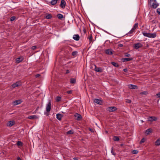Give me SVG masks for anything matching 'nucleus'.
<instances>
[{"instance_id": "obj_45", "label": "nucleus", "mask_w": 160, "mask_h": 160, "mask_svg": "<svg viewBox=\"0 0 160 160\" xmlns=\"http://www.w3.org/2000/svg\"><path fill=\"white\" fill-rule=\"evenodd\" d=\"M123 46V45L122 44L120 43L118 44V46L119 47H122Z\"/></svg>"}, {"instance_id": "obj_46", "label": "nucleus", "mask_w": 160, "mask_h": 160, "mask_svg": "<svg viewBox=\"0 0 160 160\" xmlns=\"http://www.w3.org/2000/svg\"><path fill=\"white\" fill-rule=\"evenodd\" d=\"M157 12L158 13H159V14H160V9H157Z\"/></svg>"}, {"instance_id": "obj_29", "label": "nucleus", "mask_w": 160, "mask_h": 160, "mask_svg": "<svg viewBox=\"0 0 160 160\" xmlns=\"http://www.w3.org/2000/svg\"><path fill=\"white\" fill-rule=\"evenodd\" d=\"M119 140V138L118 136H114L113 137V140L114 141H118Z\"/></svg>"}, {"instance_id": "obj_47", "label": "nucleus", "mask_w": 160, "mask_h": 160, "mask_svg": "<svg viewBox=\"0 0 160 160\" xmlns=\"http://www.w3.org/2000/svg\"><path fill=\"white\" fill-rule=\"evenodd\" d=\"M144 142V138L142 139L140 141L141 143L143 142Z\"/></svg>"}, {"instance_id": "obj_48", "label": "nucleus", "mask_w": 160, "mask_h": 160, "mask_svg": "<svg viewBox=\"0 0 160 160\" xmlns=\"http://www.w3.org/2000/svg\"><path fill=\"white\" fill-rule=\"evenodd\" d=\"M40 76V74H38L35 75V77L36 78H38V77H39Z\"/></svg>"}, {"instance_id": "obj_9", "label": "nucleus", "mask_w": 160, "mask_h": 160, "mask_svg": "<svg viewBox=\"0 0 160 160\" xmlns=\"http://www.w3.org/2000/svg\"><path fill=\"white\" fill-rule=\"evenodd\" d=\"M22 102V101L21 100H18L13 101V103L14 105H16L21 103Z\"/></svg>"}, {"instance_id": "obj_25", "label": "nucleus", "mask_w": 160, "mask_h": 160, "mask_svg": "<svg viewBox=\"0 0 160 160\" xmlns=\"http://www.w3.org/2000/svg\"><path fill=\"white\" fill-rule=\"evenodd\" d=\"M151 129L149 128L145 132V133L147 135H148L149 134L150 132H151Z\"/></svg>"}, {"instance_id": "obj_36", "label": "nucleus", "mask_w": 160, "mask_h": 160, "mask_svg": "<svg viewBox=\"0 0 160 160\" xmlns=\"http://www.w3.org/2000/svg\"><path fill=\"white\" fill-rule=\"evenodd\" d=\"M16 19V17L15 16H12V17L11 18H10V21H14L15 19Z\"/></svg>"}, {"instance_id": "obj_28", "label": "nucleus", "mask_w": 160, "mask_h": 160, "mask_svg": "<svg viewBox=\"0 0 160 160\" xmlns=\"http://www.w3.org/2000/svg\"><path fill=\"white\" fill-rule=\"evenodd\" d=\"M111 64L113 65L114 66H115V67H118V64L114 62H112Z\"/></svg>"}, {"instance_id": "obj_43", "label": "nucleus", "mask_w": 160, "mask_h": 160, "mask_svg": "<svg viewBox=\"0 0 160 160\" xmlns=\"http://www.w3.org/2000/svg\"><path fill=\"white\" fill-rule=\"evenodd\" d=\"M36 48L37 47L36 46H33L31 48L32 50H34L36 49Z\"/></svg>"}, {"instance_id": "obj_10", "label": "nucleus", "mask_w": 160, "mask_h": 160, "mask_svg": "<svg viewBox=\"0 0 160 160\" xmlns=\"http://www.w3.org/2000/svg\"><path fill=\"white\" fill-rule=\"evenodd\" d=\"M28 118L31 119H33L38 118V117L36 115L29 116L27 118Z\"/></svg>"}, {"instance_id": "obj_55", "label": "nucleus", "mask_w": 160, "mask_h": 160, "mask_svg": "<svg viewBox=\"0 0 160 160\" xmlns=\"http://www.w3.org/2000/svg\"><path fill=\"white\" fill-rule=\"evenodd\" d=\"M159 27L160 28V23H159Z\"/></svg>"}, {"instance_id": "obj_20", "label": "nucleus", "mask_w": 160, "mask_h": 160, "mask_svg": "<svg viewBox=\"0 0 160 160\" xmlns=\"http://www.w3.org/2000/svg\"><path fill=\"white\" fill-rule=\"evenodd\" d=\"M62 117V115L60 114H57L56 115V118L59 120H61Z\"/></svg>"}, {"instance_id": "obj_5", "label": "nucleus", "mask_w": 160, "mask_h": 160, "mask_svg": "<svg viewBox=\"0 0 160 160\" xmlns=\"http://www.w3.org/2000/svg\"><path fill=\"white\" fill-rule=\"evenodd\" d=\"M152 1L154 2L152 6V7L154 8H156L158 7V5L157 3L155 2V0H150V2H149V4H151V3Z\"/></svg>"}, {"instance_id": "obj_53", "label": "nucleus", "mask_w": 160, "mask_h": 160, "mask_svg": "<svg viewBox=\"0 0 160 160\" xmlns=\"http://www.w3.org/2000/svg\"><path fill=\"white\" fill-rule=\"evenodd\" d=\"M83 31H84V33H86V30H85V29H84V30H83Z\"/></svg>"}, {"instance_id": "obj_35", "label": "nucleus", "mask_w": 160, "mask_h": 160, "mask_svg": "<svg viewBox=\"0 0 160 160\" xmlns=\"http://www.w3.org/2000/svg\"><path fill=\"white\" fill-rule=\"evenodd\" d=\"M138 153V151H132L131 153L132 154H136Z\"/></svg>"}, {"instance_id": "obj_50", "label": "nucleus", "mask_w": 160, "mask_h": 160, "mask_svg": "<svg viewBox=\"0 0 160 160\" xmlns=\"http://www.w3.org/2000/svg\"><path fill=\"white\" fill-rule=\"evenodd\" d=\"M73 159L74 160H78V158L76 157H74Z\"/></svg>"}, {"instance_id": "obj_56", "label": "nucleus", "mask_w": 160, "mask_h": 160, "mask_svg": "<svg viewBox=\"0 0 160 160\" xmlns=\"http://www.w3.org/2000/svg\"><path fill=\"white\" fill-rule=\"evenodd\" d=\"M90 131H92V130H91V129H90Z\"/></svg>"}, {"instance_id": "obj_14", "label": "nucleus", "mask_w": 160, "mask_h": 160, "mask_svg": "<svg viewBox=\"0 0 160 160\" xmlns=\"http://www.w3.org/2000/svg\"><path fill=\"white\" fill-rule=\"evenodd\" d=\"M128 87L129 88L132 89H138V86L136 85L133 84H130L128 85Z\"/></svg>"}, {"instance_id": "obj_7", "label": "nucleus", "mask_w": 160, "mask_h": 160, "mask_svg": "<svg viewBox=\"0 0 160 160\" xmlns=\"http://www.w3.org/2000/svg\"><path fill=\"white\" fill-rule=\"evenodd\" d=\"M66 2L64 0H61L60 7L62 8H64L66 6Z\"/></svg>"}, {"instance_id": "obj_16", "label": "nucleus", "mask_w": 160, "mask_h": 160, "mask_svg": "<svg viewBox=\"0 0 160 160\" xmlns=\"http://www.w3.org/2000/svg\"><path fill=\"white\" fill-rule=\"evenodd\" d=\"M94 102L99 104H101L102 103V101L98 99H95L94 100Z\"/></svg>"}, {"instance_id": "obj_33", "label": "nucleus", "mask_w": 160, "mask_h": 160, "mask_svg": "<svg viewBox=\"0 0 160 160\" xmlns=\"http://www.w3.org/2000/svg\"><path fill=\"white\" fill-rule=\"evenodd\" d=\"M73 132L72 130H70L67 132V133L68 134H73Z\"/></svg>"}, {"instance_id": "obj_39", "label": "nucleus", "mask_w": 160, "mask_h": 160, "mask_svg": "<svg viewBox=\"0 0 160 160\" xmlns=\"http://www.w3.org/2000/svg\"><path fill=\"white\" fill-rule=\"evenodd\" d=\"M125 56L127 57H130L131 56V55L128 53H126L125 54Z\"/></svg>"}, {"instance_id": "obj_27", "label": "nucleus", "mask_w": 160, "mask_h": 160, "mask_svg": "<svg viewBox=\"0 0 160 160\" xmlns=\"http://www.w3.org/2000/svg\"><path fill=\"white\" fill-rule=\"evenodd\" d=\"M17 145L18 146H22V143L19 141H18L17 142Z\"/></svg>"}, {"instance_id": "obj_15", "label": "nucleus", "mask_w": 160, "mask_h": 160, "mask_svg": "<svg viewBox=\"0 0 160 160\" xmlns=\"http://www.w3.org/2000/svg\"><path fill=\"white\" fill-rule=\"evenodd\" d=\"M73 38L75 40L78 41L80 37L78 34H75L73 36Z\"/></svg>"}, {"instance_id": "obj_30", "label": "nucleus", "mask_w": 160, "mask_h": 160, "mask_svg": "<svg viewBox=\"0 0 160 160\" xmlns=\"http://www.w3.org/2000/svg\"><path fill=\"white\" fill-rule=\"evenodd\" d=\"M138 23H135L134 26H133V27L132 28V29H134V30L137 28L138 27Z\"/></svg>"}, {"instance_id": "obj_34", "label": "nucleus", "mask_w": 160, "mask_h": 160, "mask_svg": "<svg viewBox=\"0 0 160 160\" xmlns=\"http://www.w3.org/2000/svg\"><path fill=\"white\" fill-rule=\"evenodd\" d=\"M92 35L90 34V36H89L88 37V39H89V42H91V41L92 40Z\"/></svg>"}, {"instance_id": "obj_4", "label": "nucleus", "mask_w": 160, "mask_h": 160, "mask_svg": "<svg viewBox=\"0 0 160 160\" xmlns=\"http://www.w3.org/2000/svg\"><path fill=\"white\" fill-rule=\"evenodd\" d=\"M107 110L109 112H114L117 110V108L115 107H108Z\"/></svg>"}, {"instance_id": "obj_18", "label": "nucleus", "mask_w": 160, "mask_h": 160, "mask_svg": "<svg viewBox=\"0 0 160 160\" xmlns=\"http://www.w3.org/2000/svg\"><path fill=\"white\" fill-rule=\"evenodd\" d=\"M52 17V15L51 14L46 13L45 15V18L47 19H51Z\"/></svg>"}, {"instance_id": "obj_40", "label": "nucleus", "mask_w": 160, "mask_h": 160, "mask_svg": "<svg viewBox=\"0 0 160 160\" xmlns=\"http://www.w3.org/2000/svg\"><path fill=\"white\" fill-rule=\"evenodd\" d=\"M111 153H112V154L114 156H115L116 155V153L115 152V151H111Z\"/></svg>"}, {"instance_id": "obj_24", "label": "nucleus", "mask_w": 160, "mask_h": 160, "mask_svg": "<svg viewBox=\"0 0 160 160\" xmlns=\"http://www.w3.org/2000/svg\"><path fill=\"white\" fill-rule=\"evenodd\" d=\"M57 16L58 18H59V19H62L63 18H64L63 15L62 14L60 13L58 14Z\"/></svg>"}, {"instance_id": "obj_19", "label": "nucleus", "mask_w": 160, "mask_h": 160, "mask_svg": "<svg viewBox=\"0 0 160 160\" xmlns=\"http://www.w3.org/2000/svg\"><path fill=\"white\" fill-rule=\"evenodd\" d=\"M106 53L108 55H112V52L111 49H108L105 51Z\"/></svg>"}, {"instance_id": "obj_3", "label": "nucleus", "mask_w": 160, "mask_h": 160, "mask_svg": "<svg viewBox=\"0 0 160 160\" xmlns=\"http://www.w3.org/2000/svg\"><path fill=\"white\" fill-rule=\"evenodd\" d=\"M142 45L139 42L137 43L134 45V48L135 49H137L138 48H141L142 47Z\"/></svg>"}, {"instance_id": "obj_26", "label": "nucleus", "mask_w": 160, "mask_h": 160, "mask_svg": "<svg viewBox=\"0 0 160 160\" xmlns=\"http://www.w3.org/2000/svg\"><path fill=\"white\" fill-rule=\"evenodd\" d=\"M22 61V59L20 58H18L16 59V62L19 63Z\"/></svg>"}, {"instance_id": "obj_21", "label": "nucleus", "mask_w": 160, "mask_h": 160, "mask_svg": "<svg viewBox=\"0 0 160 160\" xmlns=\"http://www.w3.org/2000/svg\"><path fill=\"white\" fill-rule=\"evenodd\" d=\"M58 0H52L50 2V3L52 5H55L57 2Z\"/></svg>"}, {"instance_id": "obj_32", "label": "nucleus", "mask_w": 160, "mask_h": 160, "mask_svg": "<svg viewBox=\"0 0 160 160\" xmlns=\"http://www.w3.org/2000/svg\"><path fill=\"white\" fill-rule=\"evenodd\" d=\"M61 97H57L56 98V100L57 102H59L61 101Z\"/></svg>"}, {"instance_id": "obj_51", "label": "nucleus", "mask_w": 160, "mask_h": 160, "mask_svg": "<svg viewBox=\"0 0 160 160\" xmlns=\"http://www.w3.org/2000/svg\"><path fill=\"white\" fill-rule=\"evenodd\" d=\"M69 73V70H67V71H66V73L67 74V73Z\"/></svg>"}, {"instance_id": "obj_11", "label": "nucleus", "mask_w": 160, "mask_h": 160, "mask_svg": "<svg viewBox=\"0 0 160 160\" xmlns=\"http://www.w3.org/2000/svg\"><path fill=\"white\" fill-rule=\"evenodd\" d=\"M95 66L94 70L96 72H102V69L101 68L97 67L96 65H95Z\"/></svg>"}, {"instance_id": "obj_1", "label": "nucleus", "mask_w": 160, "mask_h": 160, "mask_svg": "<svg viewBox=\"0 0 160 160\" xmlns=\"http://www.w3.org/2000/svg\"><path fill=\"white\" fill-rule=\"evenodd\" d=\"M143 35L149 38H154L156 37V33L155 32L152 33H148L147 32H142Z\"/></svg>"}, {"instance_id": "obj_52", "label": "nucleus", "mask_w": 160, "mask_h": 160, "mask_svg": "<svg viewBox=\"0 0 160 160\" xmlns=\"http://www.w3.org/2000/svg\"><path fill=\"white\" fill-rule=\"evenodd\" d=\"M17 160H21V159L19 157H18L17 158Z\"/></svg>"}, {"instance_id": "obj_31", "label": "nucleus", "mask_w": 160, "mask_h": 160, "mask_svg": "<svg viewBox=\"0 0 160 160\" xmlns=\"http://www.w3.org/2000/svg\"><path fill=\"white\" fill-rule=\"evenodd\" d=\"M78 53V52L76 51H75L73 52L72 53V56H76L77 54Z\"/></svg>"}, {"instance_id": "obj_44", "label": "nucleus", "mask_w": 160, "mask_h": 160, "mask_svg": "<svg viewBox=\"0 0 160 160\" xmlns=\"http://www.w3.org/2000/svg\"><path fill=\"white\" fill-rule=\"evenodd\" d=\"M72 92V90L68 91L67 92L68 94H71Z\"/></svg>"}, {"instance_id": "obj_37", "label": "nucleus", "mask_w": 160, "mask_h": 160, "mask_svg": "<svg viewBox=\"0 0 160 160\" xmlns=\"http://www.w3.org/2000/svg\"><path fill=\"white\" fill-rule=\"evenodd\" d=\"M148 93V92L146 91H144V92H140V94H143L146 95Z\"/></svg>"}, {"instance_id": "obj_49", "label": "nucleus", "mask_w": 160, "mask_h": 160, "mask_svg": "<svg viewBox=\"0 0 160 160\" xmlns=\"http://www.w3.org/2000/svg\"><path fill=\"white\" fill-rule=\"evenodd\" d=\"M123 71L125 72H128V69L127 68H125L123 69Z\"/></svg>"}, {"instance_id": "obj_8", "label": "nucleus", "mask_w": 160, "mask_h": 160, "mask_svg": "<svg viewBox=\"0 0 160 160\" xmlns=\"http://www.w3.org/2000/svg\"><path fill=\"white\" fill-rule=\"evenodd\" d=\"M148 120L150 122L155 121L157 120V118L155 117H149L148 118Z\"/></svg>"}, {"instance_id": "obj_38", "label": "nucleus", "mask_w": 160, "mask_h": 160, "mask_svg": "<svg viewBox=\"0 0 160 160\" xmlns=\"http://www.w3.org/2000/svg\"><path fill=\"white\" fill-rule=\"evenodd\" d=\"M156 97L157 98H160V92L157 93L156 95Z\"/></svg>"}, {"instance_id": "obj_23", "label": "nucleus", "mask_w": 160, "mask_h": 160, "mask_svg": "<svg viewBox=\"0 0 160 160\" xmlns=\"http://www.w3.org/2000/svg\"><path fill=\"white\" fill-rule=\"evenodd\" d=\"M76 82V79L74 78H71L70 79V82L71 83H75Z\"/></svg>"}, {"instance_id": "obj_17", "label": "nucleus", "mask_w": 160, "mask_h": 160, "mask_svg": "<svg viewBox=\"0 0 160 160\" xmlns=\"http://www.w3.org/2000/svg\"><path fill=\"white\" fill-rule=\"evenodd\" d=\"M15 123L14 121H10L7 123V126L9 127H11Z\"/></svg>"}, {"instance_id": "obj_12", "label": "nucleus", "mask_w": 160, "mask_h": 160, "mask_svg": "<svg viewBox=\"0 0 160 160\" xmlns=\"http://www.w3.org/2000/svg\"><path fill=\"white\" fill-rule=\"evenodd\" d=\"M74 116L76 117V119L78 120H81L82 117L81 115L78 113H76L74 115Z\"/></svg>"}, {"instance_id": "obj_54", "label": "nucleus", "mask_w": 160, "mask_h": 160, "mask_svg": "<svg viewBox=\"0 0 160 160\" xmlns=\"http://www.w3.org/2000/svg\"><path fill=\"white\" fill-rule=\"evenodd\" d=\"M121 146H122L123 145V144H121V145H120Z\"/></svg>"}, {"instance_id": "obj_41", "label": "nucleus", "mask_w": 160, "mask_h": 160, "mask_svg": "<svg viewBox=\"0 0 160 160\" xmlns=\"http://www.w3.org/2000/svg\"><path fill=\"white\" fill-rule=\"evenodd\" d=\"M131 102V100L129 99H127L126 100V102L128 103H130Z\"/></svg>"}, {"instance_id": "obj_2", "label": "nucleus", "mask_w": 160, "mask_h": 160, "mask_svg": "<svg viewBox=\"0 0 160 160\" xmlns=\"http://www.w3.org/2000/svg\"><path fill=\"white\" fill-rule=\"evenodd\" d=\"M21 85V83L20 81H18L13 84L11 85V87L12 88H14L15 87H17Z\"/></svg>"}, {"instance_id": "obj_13", "label": "nucleus", "mask_w": 160, "mask_h": 160, "mask_svg": "<svg viewBox=\"0 0 160 160\" xmlns=\"http://www.w3.org/2000/svg\"><path fill=\"white\" fill-rule=\"evenodd\" d=\"M133 59L132 58H123L122 59V61L123 62H126L132 60Z\"/></svg>"}, {"instance_id": "obj_22", "label": "nucleus", "mask_w": 160, "mask_h": 160, "mask_svg": "<svg viewBox=\"0 0 160 160\" xmlns=\"http://www.w3.org/2000/svg\"><path fill=\"white\" fill-rule=\"evenodd\" d=\"M155 145L156 146H159L160 145V138L156 140L155 142Z\"/></svg>"}, {"instance_id": "obj_6", "label": "nucleus", "mask_w": 160, "mask_h": 160, "mask_svg": "<svg viewBox=\"0 0 160 160\" xmlns=\"http://www.w3.org/2000/svg\"><path fill=\"white\" fill-rule=\"evenodd\" d=\"M51 104L50 102H49L46 106V111L47 112H49L51 109Z\"/></svg>"}, {"instance_id": "obj_42", "label": "nucleus", "mask_w": 160, "mask_h": 160, "mask_svg": "<svg viewBox=\"0 0 160 160\" xmlns=\"http://www.w3.org/2000/svg\"><path fill=\"white\" fill-rule=\"evenodd\" d=\"M134 31V30L132 28V29L129 31V34L132 33Z\"/></svg>"}]
</instances>
